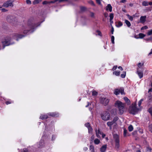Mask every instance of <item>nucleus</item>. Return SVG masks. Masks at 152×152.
<instances>
[{
    "instance_id": "nucleus-1",
    "label": "nucleus",
    "mask_w": 152,
    "mask_h": 152,
    "mask_svg": "<svg viewBox=\"0 0 152 152\" xmlns=\"http://www.w3.org/2000/svg\"><path fill=\"white\" fill-rule=\"evenodd\" d=\"M24 37V35L16 33L14 34L12 38L9 37H6L1 42V43L3 45V48H4L5 46L10 45L13 44L14 42L12 41L13 39H15L17 41H18L19 39H20Z\"/></svg>"
},
{
    "instance_id": "nucleus-2",
    "label": "nucleus",
    "mask_w": 152,
    "mask_h": 152,
    "mask_svg": "<svg viewBox=\"0 0 152 152\" xmlns=\"http://www.w3.org/2000/svg\"><path fill=\"white\" fill-rule=\"evenodd\" d=\"M115 106L118 108L120 114L123 113L125 106V104L119 101H117L115 103Z\"/></svg>"
},
{
    "instance_id": "nucleus-3",
    "label": "nucleus",
    "mask_w": 152,
    "mask_h": 152,
    "mask_svg": "<svg viewBox=\"0 0 152 152\" xmlns=\"http://www.w3.org/2000/svg\"><path fill=\"white\" fill-rule=\"evenodd\" d=\"M101 118L104 121H107L109 120L110 118V113L107 111H105L102 113L101 115Z\"/></svg>"
},
{
    "instance_id": "nucleus-4",
    "label": "nucleus",
    "mask_w": 152,
    "mask_h": 152,
    "mask_svg": "<svg viewBox=\"0 0 152 152\" xmlns=\"http://www.w3.org/2000/svg\"><path fill=\"white\" fill-rule=\"evenodd\" d=\"M136 102L137 101L135 102V105L130 107L129 108V111L130 113L133 114H135L137 113L140 110L139 108H137L136 107Z\"/></svg>"
},
{
    "instance_id": "nucleus-5",
    "label": "nucleus",
    "mask_w": 152,
    "mask_h": 152,
    "mask_svg": "<svg viewBox=\"0 0 152 152\" xmlns=\"http://www.w3.org/2000/svg\"><path fill=\"white\" fill-rule=\"evenodd\" d=\"M14 0H8L4 2L3 6L5 7H13V3L14 2Z\"/></svg>"
},
{
    "instance_id": "nucleus-6",
    "label": "nucleus",
    "mask_w": 152,
    "mask_h": 152,
    "mask_svg": "<svg viewBox=\"0 0 152 152\" xmlns=\"http://www.w3.org/2000/svg\"><path fill=\"white\" fill-rule=\"evenodd\" d=\"M114 93L116 95H118L121 93L122 95L125 94L124 89L123 88H121L120 89H115Z\"/></svg>"
},
{
    "instance_id": "nucleus-7",
    "label": "nucleus",
    "mask_w": 152,
    "mask_h": 152,
    "mask_svg": "<svg viewBox=\"0 0 152 152\" xmlns=\"http://www.w3.org/2000/svg\"><path fill=\"white\" fill-rule=\"evenodd\" d=\"M100 102L102 104L106 106L109 102V100L106 98H102L100 99Z\"/></svg>"
},
{
    "instance_id": "nucleus-8",
    "label": "nucleus",
    "mask_w": 152,
    "mask_h": 152,
    "mask_svg": "<svg viewBox=\"0 0 152 152\" xmlns=\"http://www.w3.org/2000/svg\"><path fill=\"white\" fill-rule=\"evenodd\" d=\"M118 69L119 70H117L113 72V74L114 75H115L116 76H118L120 74V70H122L123 69L122 67H118Z\"/></svg>"
},
{
    "instance_id": "nucleus-9",
    "label": "nucleus",
    "mask_w": 152,
    "mask_h": 152,
    "mask_svg": "<svg viewBox=\"0 0 152 152\" xmlns=\"http://www.w3.org/2000/svg\"><path fill=\"white\" fill-rule=\"evenodd\" d=\"M113 137L114 140L115 142H120L119 139V136L117 134H113Z\"/></svg>"
},
{
    "instance_id": "nucleus-10",
    "label": "nucleus",
    "mask_w": 152,
    "mask_h": 152,
    "mask_svg": "<svg viewBox=\"0 0 152 152\" xmlns=\"http://www.w3.org/2000/svg\"><path fill=\"white\" fill-rule=\"evenodd\" d=\"M140 67H139V68L137 69V72L140 78H141L143 77V74L142 72L140 71Z\"/></svg>"
},
{
    "instance_id": "nucleus-11",
    "label": "nucleus",
    "mask_w": 152,
    "mask_h": 152,
    "mask_svg": "<svg viewBox=\"0 0 152 152\" xmlns=\"http://www.w3.org/2000/svg\"><path fill=\"white\" fill-rule=\"evenodd\" d=\"M146 16H141L140 18V22L142 23H144L146 20Z\"/></svg>"
},
{
    "instance_id": "nucleus-12",
    "label": "nucleus",
    "mask_w": 152,
    "mask_h": 152,
    "mask_svg": "<svg viewBox=\"0 0 152 152\" xmlns=\"http://www.w3.org/2000/svg\"><path fill=\"white\" fill-rule=\"evenodd\" d=\"M96 135L98 138L100 137V135L102 134V132H100V130L99 129L98 130L96 129L95 130Z\"/></svg>"
},
{
    "instance_id": "nucleus-13",
    "label": "nucleus",
    "mask_w": 152,
    "mask_h": 152,
    "mask_svg": "<svg viewBox=\"0 0 152 152\" xmlns=\"http://www.w3.org/2000/svg\"><path fill=\"white\" fill-rule=\"evenodd\" d=\"M120 142H115V148L118 151L119 149L120 145L119 143Z\"/></svg>"
},
{
    "instance_id": "nucleus-14",
    "label": "nucleus",
    "mask_w": 152,
    "mask_h": 152,
    "mask_svg": "<svg viewBox=\"0 0 152 152\" xmlns=\"http://www.w3.org/2000/svg\"><path fill=\"white\" fill-rule=\"evenodd\" d=\"M107 145H104L101 148H100V151L101 152H105L107 148Z\"/></svg>"
},
{
    "instance_id": "nucleus-15",
    "label": "nucleus",
    "mask_w": 152,
    "mask_h": 152,
    "mask_svg": "<svg viewBox=\"0 0 152 152\" xmlns=\"http://www.w3.org/2000/svg\"><path fill=\"white\" fill-rule=\"evenodd\" d=\"M114 123L112 121H109L107 123V125L109 127L110 129H112V126Z\"/></svg>"
},
{
    "instance_id": "nucleus-16",
    "label": "nucleus",
    "mask_w": 152,
    "mask_h": 152,
    "mask_svg": "<svg viewBox=\"0 0 152 152\" xmlns=\"http://www.w3.org/2000/svg\"><path fill=\"white\" fill-rule=\"evenodd\" d=\"M112 7L111 5L110 4H108L106 7V10H109L110 12L112 11Z\"/></svg>"
},
{
    "instance_id": "nucleus-17",
    "label": "nucleus",
    "mask_w": 152,
    "mask_h": 152,
    "mask_svg": "<svg viewBox=\"0 0 152 152\" xmlns=\"http://www.w3.org/2000/svg\"><path fill=\"white\" fill-rule=\"evenodd\" d=\"M138 36H139V37H135V38L136 39H138V38L142 39L145 37V35L142 33H140L138 34Z\"/></svg>"
},
{
    "instance_id": "nucleus-18",
    "label": "nucleus",
    "mask_w": 152,
    "mask_h": 152,
    "mask_svg": "<svg viewBox=\"0 0 152 152\" xmlns=\"http://www.w3.org/2000/svg\"><path fill=\"white\" fill-rule=\"evenodd\" d=\"M57 0H54L53 1H50V2H48V1H43V2L42 4H48V3H55L56 2Z\"/></svg>"
},
{
    "instance_id": "nucleus-19",
    "label": "nucleus",
    "mask_w": 152,
    "mask_h": 152,
    "mask_svg": "<svg viewBox=\"0 0 152 152\" xmlns=\"http://www.w3.org/2000/svg\"><path fill=\"white\" fill-rule=\"evenodd\" d=\"M144 100V99H141L138 102V106L139 107V109H140V110H141V109L142 108V107L141 106V105L142 104V102Z\"/></svg>"
},
{
    "instance_id": "nucleus-20",
    "label": "nucleus",
    "mask_w": 152,
    "mask_h": 152,
    "mask_svg": "<svg viewBox=\"0 0 152 152\" xmlns=\"http://www.w3.org/2000/svg\"><path fill=\"white\" fill-rule=\"evenodd\" d=\"M125 22L128 27H129L131 26V23L128 20H125Z\"/></svg>"
},
{
    "instance_id": "nucleus-21",
    "label": "nucleus",
    "mask_w": 152,
    "mask_h": 152,
    "mask_svg": "<svg viewBox=\"0 0 152 152\" xmlns=\"http://www.w3.org/2000/svg\"><path fill=\"white\" fill-rule=\"evenodd\" d=\"M33 32V31H31V30H27V28H26V29H25L23 31V33L24 34H26L27 33L29 32Z\"/></svg>"
},
{
    "instance_id": "nucleus-22",
    "label": "nucleus",
    "mask_w": 152,
    "mask_h": 152,
    "mask_svg": "<svg viewBox=\"0 0 152 152\" xmlns=\"http://www.w3.org/2000/svg\"><path fill=\"white\" fill-rule=\"evenodd\" d=\"M48 116L47 115H42L40 116V118L42 119H45L47 118Z\"/></svg>"
},
{
    "instance_id": "nucleus-23",
    "label": "nucleus",
    "mask_w": 152,
    "mask_h": 152,
    "mask_svg": "<svg viewBox=\"0 0 152 152\" xmlns=\"http://www.w3.org/2000/svg\"><path fill=\"white\" fill-rule=\"evenodd\" d=\"M149 2L147 1H143L142 3V5L144 6H147L149 5Z\"/></svg>"
},
{
    "instance_id": "nucleus-24",
    "label": "nucleus",
    "mask_w": 152,
    "mask_h": 152,
    "mask_svg": "<svg viewBox=\"0 0 152 152\" xmlns=\"http://www.w3.org/2000/svg\"><path fill=\"white\" fill-rule=\"evenodd\" d=\"M42 0H34L33 2V4H36L39 3V2H40Z\"/></svg>"
},
{
    "instance_id": "nucleus-25",
    "label": "nucleus",
    "mask_w": 152,
    "mask_h": 152,
    "mask_svg": "<svg viewBox=\"0 0 152 152\" xmlns=\"http://www.w3.org/2000/svg\"><path fill=\"white\" fill-rule=\"evenodd\" d=\"M124 99L126 102L128 104L130 103V101L126 97H125L124 98Z\"/></svg>"
},
{
    "instance_id": "nucleus-26",
    "label": "nucleus",
    "mask_w": 152,
    "mask_h": 152,
    "mask_svg": "<svg viewBox=\"0 0 152 152\" xmlns=\"http://www.w3.org/2000/svg\"><path fill=\"white\" fill-rule=\"evenodd\" d=\"M100 142V141L99 140L96 138L94 140V143L95 144L97 145Z\"/></svg>"
},
{
    "instance_id": "nucleus-27",
    "label": "nucleus",
    "mask_w": 152,
    "mask_h": 152,
    "mask_svg": "<svg viewBox=\"0 0 152 152\" xmlns=\"http://www.w3.org/2000/svg\"><path fill=\"white\" fill-rule=\"evenodd\" d=\"M90 150L91 151V152H94V147L92 145H91L90 146L89 148Z\"/></svg>"
},
{
    "instance_id": "nucleus-28",
    "label": "nucleus",
    "mask_w": 152,
    "mask_h": 152,
    "mask_svg": "<svg viewBox=\"0 0 152 152\" xmlns=\"http://www.w3.org/2000/svg\"><path fill=\"white\" fill-rule=\"evenodd\" d=\"M90 16L93 18H95V14L93 12H90Z\"/></svg>"
},
{
    "instance_id": "nucleus-29",
    "label": "nucleus",
    "mask_w": 152,
    "mask_h": 152,
    "mask_svg": "<svg viewBox=\"0 0 152 152\" xmlns=\"http://www.w3.org/2000/svg\"><path fill=\"white\" fill-rule=\"evenodd\" d=\"M50 115L53 116L57 117L58 116V113H51V114H50Z\"/></svg>"
},
{
    "instance_id": "nucleus-30",
    "label": "nucleus",
    "mask_w": 152,
    "mask_h": 152,
    "mask_svg": "<svg viewBox=\"0 0 152 152\" xmlns=\"http://www.w3.org/2000/svg\"><path fill=\"white\" fill-rule=\"evenodd\" d=\"M133 128L132 125H131L128 127V130L129 132L132 131L133 130Z\"/></svg>"
},
{
    "instance_id": "nucleus-31",
    "label": "nucleus",
    "mask_w": 152,
    "mask_h": 152,
    "mask_svg": "<svg viewBox=\"0 0 152 152\" xmlns=\"http://www.w3.org/2000/svg\"><path fill=\"white\" fill-rule=\"evenodd\" d=\"M123 25L121 21H119L118 22V24L116 25L117 27H119Z\"/></svg>"
},
{
    "instance_id": "nucleus-32",
    "label": "nucleus",
    "mask_w": 152,
    "mask_h": 152,
    "mask_svg": "<svg viewBox=\"0 0 152 152\" xmlns=\"http://www.w3.org/2000/svg\"><path fill=\"white\" fill-rule=\"evenodd\" d=\"M126 15L128 16L129 20H130L131 21L133 20V18L132 16H130L129 14H127Z\"/></svg>"
},
{
    "instance_id": "nucleus-33",
    "label": "nucleus",
    "mask_w": 152,
    "mask_h": 152,
    "mask_svg": "<svg viewBox=\"0 0 152 152\" xmlns=\"http://www.w3.org/2000/svg\"><path fill=\"white\" fill-rule=\"evenodd\" d=\"M88 133H92L93 131V129L92 127L91 126L88 128Z\"/></svg>"
},
{
    "instance_id": "nucleus-34",
    "label": "nucleus",
    "mask_w": 152,
    "mask_h": 152,
    "mask_svg": "<svg viewBox=\"0 0 152 152\" xmlns=\"http://www.w3.org/2000/svg\"><path fill=\"white\" fill-rule=\"evenodd\" d=\"M98 94V92L95 91H92V95L93 96H96Z\"/></svg>"
},
{
    "instance_id": "nucleus-35",
    "label": "nucleus",
    "mask_w": 152,
    "mask_h": 152,
    "mask_svg": "<svg viewBox=\"0 0 152 152\" xmlns=\"http://www.w3.org/2000/svg\"><path fill=\"white\" fill-rule=\"evenodd\" d=\"M148 112L152 116V107L150 108L148 110Z\"/></svg>"
},
{
    "instance_id": "nucleus-36",
    "label": "nucleus",
    "mask_w": 152,
    "mask_h": 152,
    "mask_svg": "<svg viewBox=\"0 0 152 152\" xmlns=\"http://www.w3.org/2000/svg\"><path fill=\"white\" fill-rule=\"evenodd\" d=\"M118 117L116 116L114 118L113 121L115 123L116 121H117L118 120Z\"/></svg>"
},
{
    "instance_id": "nucleus-37",
    "label": "nucleus",
    "mask_w": 152,
    "mask_h": 152,
    "mask_svg": "<svg viewBox=\"0 0 152 152\" xmlns=\"http://www.w3.org/2000/svg\"><path fill=\"white\" fill-rule=\"evenodd\" d=\"M137 66H144V65L143 62H140L138 63Z\"/></svg>"
},
{
    "instance_id": "nucleus-38",
    "label": "nucleus",
    "mask_w": 152,
    "mask_h": 152,
    "mask_svg": "<svg viewBox=\"0 0 152 152\" xmlns=\"http://www.w3.org/2000/svg\"><path fill=\"white\" fill-rule=\"evenodd\" d=\"M111 40L113 44L114 43V37L113 36H112L111 37Z\"/></svg>"
},
{
    "instance_id": "nucleus-39",
    "label": "nucleus",
    "mask_w": 152,
    "mask_h": 152,
    "mask_svg": "<svg viewBox=\"0 0 152 152\" xmlns=\"http://www.w3.org/2000/svg\"><path fill=\"white\" fill-rule=\"evenodd\" d=\"M147 34L148 35H152V29L148 31L147 33Z\"/></svg>"
},
{
    "instance_id": "nucleus-40",
    "label": "nucleus",
    "mask_w": 152,
    "mask_h": 152,
    "mask_svg": "<svg viewBox=\"0 0 152 152\" xmlns=\"http://www.w3.org/2000/svg\"><path fill=\"white\" fill-rule=\"evenodd\" d=\"M110 20H113V13H111L110 15Z\"/></svg>"
},
{
    "instance_id": "nucleus-41",
    "label": "nucleus",
    "mask_w": 152,
    "mask_h": 152,
    "mask_svg": "<svg viewBox=\"0 0 152 152\" xmlns=\"http://www.w3.org/2000/svg\"><path fill=\"white\" fill-rule=\"evenodd\" d=\"M28 26L29 28H31L32 29L34 28L33 27V25L32 23L31 25H28Z\"/></svg>"
},
{
    "instance_id": "nucleus-42",
    "label": "nucleus",
    "mask_w": 152,
    "mask_h": 152,
    "mask_svg": "<svg viewBox=\"0 0 152 152\" xmlns=\"http://www.w3.org/2000/svg\"><path fill=\"white\" fill-rule=\"evenodd\" d=\"M148 28L147 26H145L142 27L141 28V30H143L144 29H146Z\"/></svg>"
},
{
    "instance_id": "nucleus-43",
    "label": "nucleus",
    "mask_w": 152,
    "mask_h": 152,
    "mask_svg": "<svg viewBox=\"0 0 152 152\" xmlns=\"http://www.w3.org/2000/svg\"><path fill=\"white\" fill-rule=\"evenodd\" d=\"M85 126L88 128L90 127H91L90 126V124L89 123H86L85 124Z\"/></svg>"
},
{
    "instance_id": "nucleus-44",
    "label": "nucleus",
    "mask_w": 152,
    "mask_h": 152,
    "mask_svg": "<svg viewBox=\"0 0 152 152\" xmlns=\"http://www.w3.org/2000/svg\"><path fill=\"white\" fill-rule=\"evenodd\" d=\"M26 4H31V2L30 0H26Z\"/></svg>"
},
{
    "instance_id": "nucleus-45",
    "label": "nucleus",
    "mask_w": 152,
    "mask_h": 152,
    "mask_svg": "<svg viewBox=\"0 0 152 152\" xmlns=\"http://www.w3.org/2000/svg\"><path fill=\"white\" fill-rule=\"evenodd\" d=\"M127 132V130H126L125 129H124V136H126Z\"/></svg>"
},
{
    "instance_id": "nucleus-46",
    "label": "nucleus",
    "mask_w": 152,
    "mask_h": 152,
    "mask_svg": "<svg viewBox=\"0 0 152 152\" xmlns=\"http://www.w3.org/2000/svg\"><path fill=\"white\" fill-rule=\"evenodd\" d=\"M89 4H91L93 6H94L95 5V4L94 3V2L91 1V0H90V1H89Z\"/></svg>"
},
{
    "instance_id": "nucleus-47",
    "label": "nucleus",
    "mask_w": 152,
    "mask_h": 152,
    "mask_svg": "<svg viewBox=\"0 0 152 152\" xmlns=\"http://www.w3.org/2000/svg\"><path fill=\"white\" fill-rule=\"evenodd\" d=\"M149 127L150 131H151V133H152V125H150L149 126Z\"/></svg>"
},
{
    "instance_id": "nucleus-48",
    "label": "nucleus",
    "mask_w": 152,
    "mask_h": 152,
    "mask_svg": "<svg viewBox=\"0 0 152 152\" xmlns=\"http://www.w3.org/2000/svg\"><path fill=\"white\" fill-rule=\"evenodd\" d=\"M2 12H5L7 11V10L5 8H2L1 10Z\"/></svg>"
},
{
    "instance_id": "nucleus-49",
    "label": "nucleus",
    "mask_w": 152,
    "mask_h": 152,
    "mask_svg": "<svg viewBox=\"0 0 152 152\" xmlns=\"http://www.w3.org/2000/svg\"><path fill=\"white\" fill-rule=\"evenodd\" d=\"M81 10L82 11H84L86 10V8L84 7H81Z\"/></svg>"
},
{
    "instance_id": "nucleus-50",
    "label": "nucleus",
    "mask_w": 152,
    "mask_h": 152,
    "mask_svg": "<svg viewBox=\"0 0 152 152\" xmlns=\"http://www.w3.org/2000/svg\"><path fill=\"white\" fill-rule=\"evenodd\" d=\"M126 76V75L125 74H122L121 75V76L122 78H124Z\"/></svg>"
},
{
    "instance_id": "nucleus-51",
    "label": "nucleus",
    "mask_w": 152,
    "mask_h": 152,
    "mask_svg": "<svg viewBox=\"0 0 152 152\" xmlns=\"http://www.w3.org/2000/svg\"><path fill=\"white\" fill-rule=\"evenodd\" d=\"M68 0H58L57 1H58L59 2H61L63 1H67Z\"/></svg>"
},
{
    "instance_id": "nucleus-52",
    "label": "nucleus",
    "mask_w": 152,
    "mask_h": 152,
    "mask_svg": "<svg viewBox=\"0 0 152 152\" xmlns=\"http://www.w3.org/2000/svg\"><path fill=\"white\" fill-rule=\"evenodd\" d=\"M101 0H96L97 3L99 4H101Z\"/></svg>"
},
{
    "instance_id": "nucleus-53",
    "label": "nucleus",
    "mask_w": 152,
    "mask_h": 152,
    "mask_svg": "<svg viewBox=\"0 0 152 152\" xmlns=\"http://www.w3.org/2000/svg\"><path fill=\"white\" fill-rule=\"evenodd\" d=\"M97 32L98 33V35L99 36H101V32L99 31H97Z\"/></svg>"
},
{
    "instance_id": "nucleus-54",
    "label": "nucleus",
    "mask_w": 152,
    "mask_h": 152,
    "mask_svg": "<svg viewBox=\"0 0 152 152\" xmlns=\"http://www.w3.org/2000/svg\"><path fill=\"white\" fill-rule=\"evenodd\" d=\"M114 31V29L113 28V27H112V29L111 30V33L112 34H113Z\"/></svg>"
},
{
    "instance_id": "nucleus-55",
    "label": "nucleus",
    "mask_w": 152,
    "mask_h": 152,
    "mask_svg": "<svg viewBox=\"0 0 152 152\" xmlns=\"http://www.w3.org/2000/svg\"><path fill=\"white\" fill-rule=\"evenodd\" d=\"M23 152H29L28 150L26 149L25 148L23 149Z\"/></svg>"
},
{
    "instance_id": "nucleus-56",
    "label": "nucleus",
    "mask_w": 152,
    "mask_h": 152,
    "mask_svg": "<svg viewBox=\"0 0 152 152\" xmlns=\"http://www.w3.org/2000/svg\"><path fill=\"white\" fill-rule=\"evenodd\" d=\"M94 135H93L91 137V141H92L94 140Z\"/></svg>"
},
{
    "instance_id": "nucleus-57",
    "label": "nucleus",
    "mask_w": 152,
    "mask_h": 152,
    "mask_svg": "<svg viewBox=\"0 0 152 152\" xmlns=\"http://www.w3.org/2000/svg\"><path fill=\"white\" fill-rule=\"evenodd\" d=\"M152 54V49H151L150 52L148 54V56H150Z\"/></svg>"
},
{
    "instance_id": "nucleus-58",
    "label": "nucleus",
    "mask_w": 152,
    "mask_h": 152,
    "mask_svg": "<svg viewBox=\"0 0 152 152\" xmlns=\"http://www.w3.org/2000/svg\"><path fill=\"white\" fill-rule=\"evenodd\" d=\"M102 137L103 138H104L105 136V135L104 134H103L102 132Z\"/></svg>"
},
{
    "instance_id": "nucleus-59",
    "label": "nucleus",
    "mask_w": 152,
    "mask_h": 152,
    "mask_svg": "<svg viewBox=\"0 0 152 152\" xmlns=\"http://www.w3.org/2000/svg\"><path fill=\"white\" fill-rule=\"evenodd\" d=\"M117 67H113V69H112V70H115L116 69H117Z\"/></svg>"
},
{
    "instance_id": "nucleus-60",
    "label": "nucleus",
    "mask_w": 152,
    "mask_h": 152,
    "mask_svg": "<svg viewBox=\"0 0 152 152\" xmlns=\"http://www.w3.org/2000/svg\"><path fill=\"white\" fill-rule=\"evenodd\" d=\"M126 1V0H121V3H124Z\"/></svg>"
},
{
    "instance_id": "nucleus-61",
    "label": "nucleus",
    "mask_w": 152,
    "mask_h": 152,
    "mask_svg": "<svg viewBox=\"0 0 152 152\" xmlns=\"http://www.w3.org/2000/svg\"><path fill=\"white\" fill-rule=\"evenodd\" d=\"M6 103L7 104H8L11 103L9 101H7L6 102Z\"/></svg>"
},
{
    "instance_id": "nucleus-62",
    "label": "nucleus",
    "mask_w": 152,
    "mask_h": 152,
    "mask_svg": "<svg viewBox=\"0 0 152 152\" xmlns=\"http://www.w3.org/2000/svg\"><path fill=\"white\" fill-rule=\"evenodd\" d=\"M152 91V89L151 88L149 89L148 92H151Z\"/></svg>"
},
{
    "instance_id": "nucleus-63",
    "label": "nucleus",
    "mask_w": 152,
    "mask_h": 152,
    "mask_svg": "<svg viewBox=\"0 0 152 152\" xmlns=\"http://www.w3.org/2000/svg\"><path fill=\"white\" fill-rule=\"evenodd\" d=\"M110 21L111 23H113V21L112 20H110Z\"/></svg>"
},
{
    "instance_id": "nucleus-64",
    "label": "nucleus",
    "mask_w": 152,
    "mask_h": 152,
    "mask_svg": "<svg viewBox=\"0 0 152 152\" xmlns=\"http://www.w3.org/2000/svg\"><path fill=\"white\" fill-rule=\"evenodd\" d=\"M149 5H152V1L149 2Z\"/></svg>"
}]
</instances>
